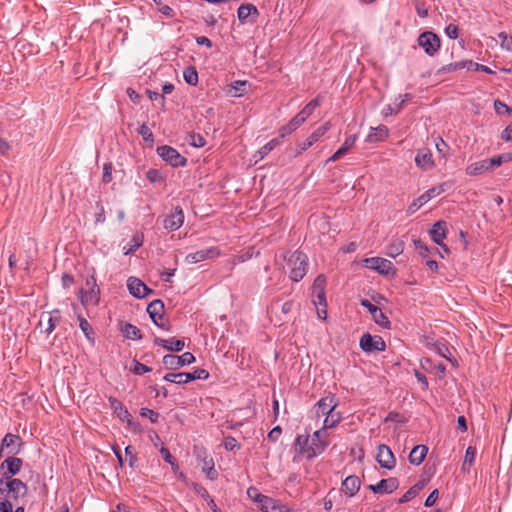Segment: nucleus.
<instances>
[{
	"label": "nucleus",
	"mask_w": 512,
	"mask_h": 512,
	"mask_svg": "<svg viewBox=\"0 0 512 512\" xmlns=\"http://www.w3.org/2000/svg\"><path fill=\"white\" fill-rule=\"evenodd\" d=\"M330 444V435L324 429H318L312 435H298L295 440V451L313 459L322 454Z\"/></svg>",
	"instance_id": "nucleus-1"
},
{
	"label": "nucleus",
	"mask_w": 512,
	"mask_h": 512,
	"mask_svg": "<svg viewBox=\"0 0 512 512\" xmlns=\"http://www.w3.org/2000/svg\"><path fill=\"white\" fill-rule=\"evenodd\" d=\"M283 259L286 261L283 269L289 273L291 280L298 282L306 275L308 257L304 253L300 251L289 252L283 255Z\"/></svg>",
	"instance_id": "nucleus-2"
},
{
	"label": "nucleus",
	"mask_w": 512,
	"mask_h": 512,
	"mask_svg": "<svg viewBox=\"0 0 512 512\" xmlns=\"http://www.w3.org/2000/svg\"><path fill=\"white\" fill-rule=\"evenodd\" d=\"M0 492L16 500L26 495L27 486L20 479L12 478L10 475H7V473H3L0 479Z\"/></svg>",
	"instance_id": "nucleus-3"
},
{
	"label": "nucleus",
	"mask_w": 512,
	"mask_h": 512,
	"mask_svg": "<svg viewBox=\"0 0 512 512\" xmlns=\"http://www.w3.org/2000/svg\"><path fill=\"white\" fill-rule=\"evenodd\" d=\"M80 301L83 305H97L100 299V288L94 275L87 277L85 287L80 289Z\"/></svg>",
	"instance_id": "nucleus-4"
},
{
	"label": "nucleus",
	"mask_w": 512,
	"mask_h": 512,
	"mask_svg": "<svg viewBox=\"0 0 512 512\" xmlns=\"http://www.w3.org/2000/svg\"><path fill=\"white\" fill-rule=\"evenodd\" d=\"M158 155L173 167L185 166L186 158L173 147L164 145L157 148Z\"/></svg>",
	"instance_id": "nucleus-5"
},
{
	"label": "nucleus",
	"mask_w": 512,
	"mask_h": 512,
	"mask_svg": "<svg viewBox=\"0 0 512 512\" xmlns=\"http://www.w3.org/2000/svg\"><path fill=\"white\" fill-rule=\"evenodd\" d=\"M418 45L424 49L426 54L433 56L440 49V38L433 32H423L418 37Z\"/></svg>",
	"instance_id": "nucleus-6"
},
{
	"label": "nucleus",
	"mask_w": 512,
	"mask_h": 512,
	"mask_svg": "<svg viewBox=\"0 0 512 512\" xmlns=\"http://www.w3.org/2000/svg\"><path fill=\"white\" fill-rule=\"evenodd\" d=\"M195 361V357L190 352H185L181 356L166 355L163 357V364L168 369H178L182 366L189 365Z\"/></svg>",
	"instance_id": "nucleus-7"
},
{
	"label": "nucleus",
	"mask_w": 512,
	"mask_h": 512,
	"mask_svg": "<svg viewBox=\"0 0 512 512\" xmlns=\"http://www.w3.org/2000/svg\"><path fill=\"white\" fill-rule=\"evenodd\" d=\"M320 105L319 97L311 100L292 120L289 122L292 129L299 128L307 118L313 113V111Z\"/></svg>",
	"instance_id": "nucleus-8"
},
{
	"label": "nucleus",
	"mask_w": 512,
	"mask_h": 512,
	"mask_svg": "<svg viewBox=\"0 0 512 512\" xmlns=\"http://www.w3.org/2000/svg\"><path fill=\"white\" fill-rule=\"evenodd\" d=\"M220 255V251L216 247H209L206 249L199 250L194 253H190L185 257L187 264H195L208 259H214Z\"/></svg>",
	"instance_id": "nucleus-9"
},
{
	"label": "nucleus",
	"mask_w": 512,
	"mask_h": 512,
	"mask_svg": "<svg viewBox=\"0 0 512 512\" xmlns=\"http://www.w3.org/2000/svg\"><path fill=\"white\" fill-rule=\"evenodd\" d=\"M360 347L365 352L384 351L386 348L384 340L379 337H372L370 334H364L360 339Z\"/></svg>",
	"instance_id": "nucleus-10"
},
{
	"label": "nucleus",
	"mask_w": 512,
	"mask_h": 512,
	"mask_svg": "<svg viewBox=\"0 0 512 512\" xmlns=\"http://www.w3.org/2000/svg\"><path fill=\"white\" fill-rule=\"evenodd\" d=\"M376 459L379 465L385 469L391 470L395 467V456L391 449L384 444L378 446Z\"/></svg>",
	"instance_id": "nucleus-11"
},
{
	"label": "nucleus",
	"mask_w": 512,
	"mask_h": 512,
	"mask_svg": "<svg viewBox=\"0 0 512 512\" xmlns=\"http://www.w3.org/2000/svg\"><path fill=\"white\" fill-rule=\"evenodd\" d=\"M364 263L367 268L375 270L382 275H388L393 269L391 261L380 257L367 258L364 260Z\"/></svg>",
	"instance_id": "nucleus-12"
},
{
	"label": "nucleus",
	"mask_w": 512,
	"mask_h": 512,
	"mask_svg": "<svg viewBox=\"0 0 512 512\" xmlns=\"http://www.w3.org/2000/svg\"><path fill=\"white\" fill-rule=\"evenodd\" d=\"M360 303L363 307L368 309V311L370 312V314L376 324H378L379 326H381L383 328L390 327V321L388 320V318L386 317V315L382 312V310L380 308H378L377 306L372 304L367 299H362Z\"/></svg>",
	"instance_id": "nucleus-13"
},
{
	"label": "nucleus",
	"mask_w": 512,
	"mask_h": 512,
	"mask_svg": "<svg viewBox=\"0 0 512 512\" xmlns=\"http://www.w3.org/2000/svg\"><path fill=\"white\" fill-rule=\"evenodd\" d=\"M338 403L334 396L327 395L321 398L314 406V413L317 417L326 416L332 409H336Z\"/></svg>",
	"instance_id": "nucleus-14"
},
{
	"label": "nucleus",
	"mask_w": 512,
	"mask_h": 512,
	"mask_svg": "<svg viewBox=\"0 0 512 512\" xmlns=\"http://www.w3.org/2000/svg\"><path fill=\"white\" fill-rule=\"evenodd\" d=\"M330 128V122H326L316 129L305 141L298 144V154L310 148L317 142Z\"/></svg>",
	"instance_id": "nucleus-15"
},
{
	"label": "nucleus",
	"mask_w": 512,
	"mask_h": 512,
	"mask_svg": "<svg viewBox=\"0 0 512 512\" xmlns=\"http://www.w3.org/2000/svg\"><path fill=\"white\" fill-rule=\"evenodd\" d=\"M184 222L183 210L175 207L174 210L165 218L164 227L171 231L179 229Z\"/></svg>",
	"instance_id": "nucleus-16"
},
{
	"label": "nucleus",
	"mask_w": 512,
	"mask_h": 512,
	"mask_svg": "<svg viewBox=\"0 0 512 512\" xmlns=\"http://www.w3.org/2000/svg\"><path fill=\"white\" fill-rule=\"evenodd\" d=\"M127 287L129 292L137 298L145 297L152 292L140 279L135 277H130L127 280Z\"/></svg>",
	"instance_id": "nucleus-17"
},
{
	"label": "nucleus",
	"mask_w": 512,
	"mask_h": 512,
	"mask_svg": "<svg viewBox=\"0 0 512 512\" xmlns=\"http://www.w3.org/2000/svg\"><path fill=\"white\" fill-rule=\"evenodd\" d=\"M399 486V482L396 478H388V479H382L375 485H369V489L372 490L374 493H392L395 491Z\"/></svg>",
	"instance_id": "nucleus-18"
},
{
	"label": "nucleus",
	"mask_w": 512,
	"mask_h": 512,
	"mask_svg": "<svg viewBox=\"0 0 512 512\" xmlns=\"http://www.w3.org/2000/svg\"><path fill=\"white\" fill-rule=\"evenodd\" d=\"M264 503L260 507L263 512H292L285 504L278 500L267 497L264 498Z\"/></svg>",
	"instance_id": "nucleus-19"
},
{
	"label": "nucleus",
	"mask_w": 512,
	"mask_h": 512,
	"mask_svg": "<svg viewBox=\"0 0 512 512\" xmlns=\"http://www.w3.org/2000/svg\"><path fill=\"white\" fill-rule=\"evenodd\" d=\"M415 162L418 167L426 170L434 166V162L432 160V153L429 149L419 150L415 157Z\"/></svg>",
	"instance_id": "nucleus-20"
},
{
	"label": "nucleus",
	"mask_w": 512,
	"mask_h": 512,
	"mask_svg": "<svg viewBox=\"0 0 512 512\" xmlns=\"http://www.w3.org/2000/svg\"><path fill=\"white\" fill-rule=\"evenodd\" d=\"M110 406L118 416V418L123 421L130 424L131 422V414L128 412V410L122 405L120 401H118L115 398L110 397L109 398Z\"/></svg>",
	"instance_id": "nucleus-21"
},
{
	"label": "nucleus",
	"mask_w": 512,
	"mask_h": 512,
	"mask_svg": "<svg viewBox=\"0 0 512 512\" xmlns=\"http://www.w3.org/2000/svg\"><path fill=\"white\" fill-rule=\"evenodd\" d=\"M389 135V130L385 125L372 127L370 133L367 135L366 141L369 143L383 141Z\"/></svg>",
	"instance_id": "nucleus-22"
},
{
	"label": "nucleus",
	"mask_w": 512,
	"mask_h": 512,
	"mask_svg": "<svg viewBox=\"0 0 512 512\" xmlns=\"http://www.w3.org/2000/svg\"><path fill=\"white\" fill-rule=\"evenodd\" d=\"M447 226L445 221H437L431 230L432 240L438 244L442 245L443 240L446 238Z\"/></svg>",
	"instance_id": "nucleus-23"
},
{
	"label": "nucleus",
	"mask_w": 512,
	"mask_h": 512,
	"mask_svg": "<svg viewBox=\"0 0 512 512\" xmlns=\"http://www.w3.org/2000/svg\"><path fill=\"white\" fill-rule=\"evenodd\" d=\"M360 483V479L357 476H348L342 484V490L348 496H354L360 488Z\"/></svg>",
	"instance_id": "nucleus-24"
},
{
	"label": "nucleus",
	"mask_w": 512,
	"mask_h": 512,
	"mask_svg": "<svg viewBox=\"0 0 512 512\" xmlns=\"http://www.w3.org/2000/svg\"><path fill=\"white\" fill-rule=\"evenodd\" d=\"M57 321L58 319L53 317L51 313L46 312L42 313L38 325L42 332L50 334L55 329Z\"/></svg>",
	"instance_id": "nucleus-25"
},
{
	"label": "nucleus",
	"mask_w": 512,
	"mask_h": 512,
	"mask_svg": "<svg viewBox=\"0 0 512 512\" xmlns=\"http://www.w3.org/2000/svg\"><path fill=\"white\" fill-rule=\"evenodd\" d=\"M428 448L425 445H416L409 454V462L413 465H420L425 459Z\"/></svg>",
	"instance_id": "nucleus-26"
},
{
	"label": "nucleus",
	"mask_w": 512,
	"mask_h": 512,
	"mask_svg": "<svg viewBox=\"0 0 512 512\" xmlns=\"http://www.w3.org/2000/svg\"><path fill=\"white\" fill-rule=\"evenodd\" d=\"M356 139V135H350L347 137L343 145L327 161H337L344 156L354 146Z\"/></svg>",
	"instance_id": "nucleus-27"
},
{
	"label": "nucleus",
	"mask_w": 512,
	"mask_h": 512,
	"mask_svg": "<svg viewBox=\"0 0 512 512\" xmlns=\"http://www.w3.org/2000/svg\"><path fill=\"white\" fill-rule=\"evenodd\" d=\"M341 420V412L336 411V409H332V411L325 416V419L320 429H324V431H327V429H333L341 422Z\"/></svg>",
	"instance_id": "nucleus-28"
},
{
	"label": "nucleus",
	"mask_w": 512,
	"mask_h": 512,
	"mask_svg": "<svg viewBox=\"0 0 512 512\" xmlns=\"http://www.w3.org/2000/svg\"><path fill=\"white\" fill-rule=\"evenodd\" d=\"M147 312L150 315L154 323H157V319H162L164 313V304L161 300L152 301L148 307Z\"/></svg>",
	"instance_id": "nucleus-29"
},
{
	"label": "nucleus",
	"mask_w": 512,
	"mask_h": 512,
	"mask_svg": "<svg viewBox=\"0 0 512 512\" xmlns=\"http://www.w3.org/2000/svg\"><path fill=\"white\" fill-rule=\"evenodd\" d=\"M4 465L7 466V475H10L12 477L13 475H16L20 471L22 466V460L17 457H8L2 463L1 466L4 467Z\"/></svg>",
	"instance_id": "nucleus-30"
},
{
	"label": "nucleus",
	"mask_w": 512,
	"mask_h": 512,
	"mask_svg": "<svg viewBox=\"0 0 512 512\" xmlns=\"http://www.w3.org/2000/svg\"><path fill=\"white\" fill-rule=\"evenodd\" d=\"M489 170L488 162L485 160H481L475 163L470 164L466 168V174L470 176L480 175L482 173H485Z\"/></svg>",
	"instance_id": "nucleus-31"
},
{
	"label": "nucleus",
	"mask_w": 512,
	"mask_h": 512,
	"mask_svg": "<svg viewBox=\"0 0 512 512\" xmlns=\"http://www.w3.org/2000/svg\"><path fill=\"white\" fill-rule=\"evenodd\" d=\"M202 464V470L206 473L207 477L211 480L216 479L218 474L214 468V461L212 458L208 457L205 452L203 453Z\"/></svg>",
	"instance_id": "nucleus-32"
},
{
	"label": "nucleus",
	"mask_w": 512,
	"mask_h": 512,
	"mask_svg": "<svg viewBox=\"0 0 512 512\" xmlns=\"http://www.w3.org/2000/svg\"><path fill=\"white\" fill-rule=\"evenodd\" d=\"M431 199V195L429 193H424L420 195L417 199H415L407 208V213L409 215L414 214L420 207L426 204Z\"/></svg>",
	"instance_id": "nucleus-33"
},
{
	"label": "nucleus",
	"mask_w": 512,
	"mask_h": 512,
	"mask_svg": "<svg viewBox=\"0 0 512 512\" xmlns=\"http://www.w3.org/2000/svg\"><path fill=\"white\" fill-rule=\"evenodd\" d=\"M280 144L279 138H274L268 143H266L263 147H261L255 156H259V159H263L266 155H268L273 149H275Z\"/></svg>",
	"instance_id": "nucleus-34"
},
{
	"label": "nucleus",
	"mask_w": 512,
	"mask_h": 512,
	"mask_svg": "<svg viewBox=\"0 0 512 512\" xmlns=\"http://www.w3.org/2000/svg\"><path fill=\"white\" fill-rule=\"evenodd\" d=\"M404 250V242L401 240H394L388 247H387V255L390 257H397L400 255Z\"/></svg>",
	"instance_id": "nucleus-35"
},
{
	"label": "nucleus",
	"mask_w": 512,
	"mask_h": 512,
	"mask_svg": "<svg viewBox=\"0 0 512 512\" xmlns=\"http://www.w3.org/2000/svg\"><path fill=\"white\" fill-rule=\"evenodd\" d=\"M122 332L124 333V336L128 339L135 340L140 339L142 337L140 330L132 324H125L122 329Z\"/></svg>",
	"instance_id": "nucleus-36"
},
{
	"label": "nucleus",
	"mask_w": 512,
	"mask_h": 512,
	"mask_svg": "<svg viewBox=\"0 0 512 512\" xmlns=\"http://www.w3.org/2000/svg\"><path fill=\"white\" fill-rule=\"evenodd\" d=\"M475 457H476V449L472 446H469L465 452L462 469L468 470L472 466V464L475 460Z\"/></svg>",
	"instance_id": "nucleus-37"
},
{
	"label": "nucleus",
	"mask_w": 512,
	"mask_h": 512,
	"mask_svg": "<svg viewBox=\"0 0 512 512\" xmlns=\"http://www.w3.org/2000/svg\"><path fill=\"white\" fill-rule=\"evenodd\" d=\"M325 287H326V278L324 275L320 274L314 280V283L312 286V295L325 293Z\"/></svg>",
	"instance_id": "nucleus-38"
},
{
	"label": "nucleus",
	"mask_w": 512,
	"mask_h": 512,
	"mask_svg": "<svg viewBox=\"0 0 512 512\" xmlns=\"http://www.w3.org/2000/svg\"><path fill=\"white\" fill-rule=\"evenodd\" d=\"M208 377L209 373L205 369L199 368L192 373L185 372V379L187 380V383L197 379L206 380Z\"/></svg>",
	"instance_id": "nucleus-39"
},
{
	"label": "nucleus",
	"mask_w": 512,
	"mask_h": 512,
	"mask_svg": "<svg viewBox=\"0 0 512 512\" xmlns=\"http://www.w3.org/2000/svg\"><path fill=\"white\" fill-rule=\"evenodd\" d=\"M183 77L189 85L198 83V74L194 67H187L183 72Z\"/></svg>",
	"instance_id": "nucleus-40"
},
{
	"label": "nucleus",
	"mask_w": 512,
	"mask_h": 512,
	"mask_svg": "<svg viewBox=\"0 0 512 512\" xmlns=\"http://www.w3.org/2000/svg\"><path fill=\"white\" fill-rule=\"evenodd\" d=\"M165 381H169L176 384H186L185 372L180 373H168L164 376Z\"/></svg>",
	"instance_id": "nucleus-41"
},
{
	"label": "nucleus",
	"mask_w": 512,
	"mask_h": 512,
	"mask_svg": "<svg viewBox=\"0 0 512 512\" xmlns=\"http://www.w3.org/2000/svg\"><path fill=\"white\" fill-rule=\"evenodd\" d=\"M422 489V485L416 484L412 486L399 500L400 503H406L413 499Z\"/></svg>",
	"instance_id": "nucleus-42"
},
{
	"label": "nucleus",
	"mask_w": 512,
	"mask_h": 512,
	"mask_svg": "<svg viewBox=\"0 0 512 512\" xmlns=\"http://www.w3.org/2000/svg\"><path fill=\"white\" fill-rule=\"evenodd\" d=\"M79 326H80V329L82 330V332L84 333L85 337L89 340V341H93V330L89 324V322L83 318V317H80L79 316Z\"/></svg>",
	"instance_id": "nucleus-43"
},
{
	"label": "nucleus",
	"mask_w": 512,
	"mask_h": 512,
	"mask_svg": "<svg viewBox=\"0 0 512 512\" xmlns=\"http://www.w3.org/2000/svg\"><path fill=\"white\" fill-rule=\"evenodd\" d=\"M245 86H246V81H235L231 85L229 92L233 97H240L244 93Z\"/></svg>",
	"instance_id": "nucleus-44"
},
{
	"label": "nucleus",
	"mask_w": 512,
	"mask_h": 512,
	"mask_svg": "<svg viewBox=\"0 0 512 512\" xmlns=\"http://www.w3.org/2000/svg\"><path fill=\"white\" fill-rule=\"evenodd\" d=\"M19 440L20 438L17 435L11 433L6 434L1 443V452L5 448H10L11 446L15 445Z\"/></svg>",
	"instance_id": "nucleus-45"
},
{
	"label": "nucleus",
	"mask_w": 512,
	"mask_h": 512,
	"mask_svg": "<svg viewBox=\"0 0 512 512\" xmlns=\"http://www.w3.org/2000/svg\"><path fill=\"white\" fill-rule=\"evenodd\" d=\"M125 456H126V461L128 462L129 466L130 467H135L136 463H137V454H136V451L134 449V447L132 446H127L125 448Z\"/></svg>",
	"instance_id": "nucleus-46"
},
{
	"label": "nucleus",
	"mask_w": 512,
	"mask_h": 512,
	"mask_svg": "<svg viewBox=\"0 0 512 512\" xmlns=\"http://www.w3.org/2000/svg\"><path fill=\"white\" fill-rule=\"evenodd\" d=\"M247 495H248V497L250 499H252L253 501L257 502L260 505V507L264 503L263 499L268 497V496L260 494L258 492V490L256 488H254V487L248 488Z\"/></svg>",
	"instance_id": "nucleus-47"
},
{
	"label": "nucleus",
	"mask_w": 512,
	"mask_h": 512,
	"mask_svg": "<svg viewBox=\"0 0 512 512\" xmlns=\"http://www.w3.org/2000/svg\"><path fill=\"white\" fill-rule=\"evenodd\" d=\"M188 143L194 147L200 148L206 144V141L202 135L192 133L188 136Z\"/></svg>",
	"instance_id": "nucleus-48"
},
{
	"label": "nucleus",
	"mask_w": 512,
	"mask_h": 512,
	"mask_svg": "<svg viewBox=\"0 0 512 512\" xmlns=\"http://www.w3.org/2000/svg\"><path fill=\"white\" fill-rule=\"evenodd\" d=\"M139 134L142 136L145 142H153L154 136L150 128L146 124H142L138 130Z\"/></svg>",
	"instance_id": "nucleus-49"
},
{
	"label": "nucleus",
	"mask_w": 512,
	"mask_h": 512,
	"mask_svg": "<svg viewBox=\"0 0 512 512\" xmlns=\"http://www.w3.org/2000/svg\"><path fill=\"white\" fill-rule=\"evenodd\" d=\"M238 19L241 23H245L250 15L249 4H242L237 11Z\"/></svg>",
	"instance_id": "nucleus-50"
},
{
	"label": "nucleus",
	"mask_w": 512,
	"mask_h": 512,
	"mask_svg": "<svg viewBox=\"0 0 512 512\" xmlns=\"http://www.w3.org/2000/svg\"><path fill=\"white\" fill-rule=\"evenodd\" d=\"M168 341V345H167V350H170V351H181L185 344L182 340H177V339H174V338H171V339H167Z\"/></svg>",
	"instance_id": "nucleus-51"
},
{
	"label": "nucleus",
	"mask_w": 512,
	"mask_h": 512,
	"mask_svg": "<svg viewBox=\"0 0 512 512\" xmlns=\"http://www.w3.org/2000/svg\"><path fill=\"white\" fill-rule=\"evenodd\" d=\"M468 66V62H455V63H450L446 66H443L441 71L442 72H452V71H456V70H459V69H462L464 67H467Z\"/></svg>",
	"instance_id": "nucleus-52"
},
{
	"label": "nucleus",
	"mask_w": 512,
	"mask_h": 512,
	"mask_svg": "<svg viewBox=\"0 0 512 512\" xmlns=\"http://www.w3.org/2000/svg\"><path fill=\"white\" fill-rule=\"evenodd\" d=\"M131 371L136 375H142L144 373L150 372L151 368L142 363L134 361V367L131 369Z\"/></svg>",
	"instance_id": "nucleus-53"
},
{
	"label": "nucleus",
	"mask_w": 512,
	"mask_h": 512,
	"mask_svg": "<svg viewBox=\"0 0 512 512\" xmlns=\"http://www.w3.org/2000/svg\"><path fill=\"white\" fill-rule=\"evenodd\" d=\"M160 453H161L162 457L164 458V460L166 462H168L169 464H171L173 468H178V465L175 463L174 457L172 456V454L170 453V451L167 448L162 447L160 449Z\"/></svg>",
	"instance_id": "nucleus-54"
},
{
	"label": "nucleus",
	"mask_w": 512,
	"mask_h": 512,
	"mask_svg": "<svg viewBox=\"0 0 512 512\" xmlns=\"http://www.w3.org/2000/svg\"><path fill=\"white\" fill-rule=\"evenodd\" d=\"M488 162L489 170H494L496 167L500 166L504 162V157L502 155L494 156L491 159H486Z\"/></svg>",
	"instance_id": "nucleus-55"
},
{
	"label": "nucleus",
	"mask_w": 512,
	"mask_h": 512,
	"mask_svg": "<svg viewBox=\"0 0 512 512\" xmlns=\"http://www.w3.org/2000/svg\"><path fill=\"white\" fill-rule=\"evenodd\" d=\"M140 415L144 417H148L151 422H156L158 420L159 414L155 412L154 410L148 409V408H142L140 410Z\"/></svg>",
	"instance_id": "nucleus-56"
},
{
	"label": "nucleus",
	"mask_w": 512,
	"mask_h": 512,
	"mask_svg": "<svg viewBox=\"0 0 512 512\" xmlns=\"http://www.w3.org/2000/svg\"><path fill=\"white\" fill-rule=\"evenodd\" d=\"M467 68L469 70L474 69L475 71H482V72L489 73V74L492 73V70L489 67L482 65V64L474 63L472 61L468 62Z\"/></svg>",
	"instance_id": "nucleus-57"
},
{
	"label": "nucleus",
	"mask_w": 512,
	"mask_h": 512,
	"mask_svg": "<svg viewBox=\"0 0 512 512\" xmlns=\"http://www.w3.org/2000/svg\"><path fill=\"white\" fill-rule=\"evenodd\" d=\"M498 37L501 39L502 46L512 51V37L508 36L504 32L499 33Z\"/></svg>",
	"instance_id": "nucleus-58"
},
{
	"label": "nucleus",
	"mask_w": 512,
	"mask_h": 512,
	"mask_svg": "<svg viewBox=\"0 0 512 512\" xmlns=\"http://www.w3.org/2000/svg\"><path fill=\"white\" fill-rule=\"evenodd\" d=\"M313 302L315 306H322L327 308L325 293L313 294Z\"/></svg>",
	"instance_id": "nucleus-59"
},
{
	"label": "nucleus",
	"mask_w": 512,
	"mask_h": 512,
	"mask_svg": "<svg viewBox=\"0 0 512 512\" xmlns=\"http://www.w3.org/2000/svg\"><path fill=\"white\" fill-rule=\"evenodd\" d=\"M102 180L105 183H108L112 180V164L109 163L104 165Z\"/></svg>",
	"instance_id": "nucleus-60"
},
{
	"label": "nucleus",
	"mask_w": 512,
	"mask_h": 512,
	"mask_svg": "<svg viewBox=\"0 0 512 512\" xmlns=\"http://www.w3.org/2000/svg\"><path fill=\"white\" fill-rule=\"evenodd\" d=\"M446 35L451 39H456L458 37L459 29L454 24H449L445 28Z\"/></svg>",
	"instance_id": "nucleus-61"
},
{
	"label": "nucleus",
	"mask_w": 512,
	"mask_h": 512,
	"mask_svg": "<svg viewBox=\"0 0 512 512\" xmlns=\"http://www.w3.org/2000/svg\"><path fill=\"white\" fill-rule=\"evenodd\" d=\"M146 177L152 183H155V182H158L161 180V175H160L159 171L155 170V169L148 170L146 173Z\"/></svg>",
	"instance_id": "nucleus-62"
},
{
	"label": "nucleus",
	"mask_w": 512,
	"mask_h": 512,
	"mask_svg": "<svg viewBox=\"0 0 512 512\" xmlns=\"http://www.w3.org/2000/svg\"><path fill=\"white\" fill-rule=\"evenodd\" d=\"M293 131H295V129H292L291 124L288 123L287 125L282 126L279 129V136L277 138H279L280 141H281L283 138H285L286 136L290 135Z\"/></svg>",
	"instance_id": "nucleus-63"
},
{
	"label": "nucleus",
	"mask_w": 512,
	"mask_h": 512,
	"mask_svg": "<svg viewBox=\"0 0 512 512\" xmlns=\"http://www.w3.org/2000/svg\"><path fill=\"white\" fill-rule=\"evenodd\" d=\"M438 496H439V492L437 489L433 490L429 496L427 497L426 501H425V506L426 507H431L435 504V502L437 501L438 499Z\"/></svg>",
	"instance_id": "nucleus-64"
}]
</instances>
